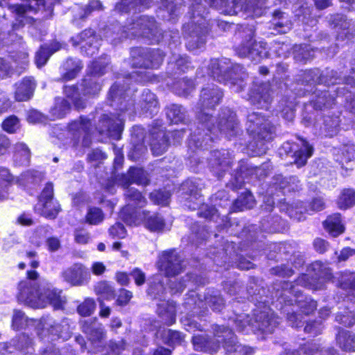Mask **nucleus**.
Returning <instances> with one entry per match:
<instances>
[{"label": "nucleus", "instance_id": "603ef678", "mask_svg": "<svg viewBox=\"0 0 355 355\" xmlns=\"http://www.w3.org/2000/svg\"><path fill=\"white\" fill-rule=\"evenodd\" d=\"M295 103L287 98H283L279 103L278 109L282 116L288 121H292L294 118Z\"/></svg>", "mask_w": 355, "mask_h": 355}, {"label": "nucleus", "instance_id": "f8f14e48", "mask_svg": "<svg viewBox=\"0 0 355 355\" xmlns=\"http://www.w3.org/2000/svg\"><path fill=\"white\" fill-rule=\"evenodd\" d=\"M61 276L64 281L72 286H83L91 279L88 268L81 263H76L64 270Z\"/></svg>", "mask_w": 355, "mask_h": 355}, {"label": "nucleus", "instance_id": "6e6d98bb", "mask_svg": "<svg viewBox=\"0 0 355 355\" xmlns=\"http://www.w3.org/2000/svg\"><path fill=\"white\" fill-rule=\"evenodd\" d=\"M279 187L284 191V192L286 191L290 192L298 191L301 187V184H300V180L297 177L292 176L288 178H284V180L280 182Z\"/></svg>", "mask_w": 355, "mask_h": 355}, {"label": "nucleus", "instance_id": "49530a36", "mask_svg": "<svg viewBox=\"0 0 355 355\" xmlns=\"http://www.w3.org/2000/svg\"><path fill=\"white\" fill-rule=\"evenodd\" d=\"M166 116L171 123H178L184 119L185 110L181 105L173 104L168 107Z\"/></svg>", "mask_w": 355, "mask_h": 355}, {"label": "nucleus", "instance_id": "412c9836", "mask_svg": "<svg viewBox=\"0 0 355 355\" xmlns=\"http://www.w3.org/2000/svg\"><path fill=\"white\" fill-rule=\"evenodd\" d=\"M330 22L334 28H338V37L349 39L355 32L354 24L351 20H347L343 15L336 14L330 18Z\"/></svg>", "mask_w": 355, "mask_h": 355}, {"label": "nucleus", "instance_id": "13d9d810", "mask_svg": "<svg viewBox=\"0 0 355 355\" xmlns=\"http://www.w3.org/2000/svg\"><path fill=\"white\" fill-rule=\"evenodd\" d=\"M104 218L102 211L96 207L89 209L86 219L87 223L91 225H97L103 221Z\"/></svg>", "mask_w": 355, "mask_h": 355}, {"label": "nucleus", "instance_id": "473e14b6", "mask_svg": "<svg viewBox=\"0 0 355 355\" xmlns=\"http://www.w3.org/2000/svg\"><path fill=\"white\" fill-rule=\"evenodd\" d=\"M63 69L66 71L60 78L62 81L71 80L75 78L83 68V64L79 60L67 59L63 64Z\"/></svg>", "mask_w": 355, "mask_h": 355}, {"label": "nucleus", "instance_id": "a878e982", "mask_svg": "<svg viewBox=\"0 0 355 355\" xmlns=\"http://www.w3.org/2000/svg\"><path fill=\"white\" fill-rule=\"evenodd\" d=\"M91 121L87 119L80 117L78 120L72 122L69 128L72 131L78 132L83 135L82 144L85 147H89L92 144L90 135Z\"/></svg>", "mask_w": 355, "mask_h": 355}, {"label": "nucleus", "instance_id": "c9c22d12", "mask_svg": "<svg viewBox=\"0 0 355 355\" xmlns=\"http://www.w3.org/2000/svg\"><path fill=\"white\" fill-rule=\"evenodd\" d=\"M64 93L66 97L73 103L76 108L82 109L85 107V101L77 86H65L64 87Z\"/></svg>", "mask_w": 355, "mask_h": 355}, {"label": "nucleus", "instance_id": "f3484780", "mask_svg": "<svg viewBox=\"0 0 355 355\" xmlns=\"http://www.w3.org/2000/svg\"><path fill=\"white\" fill-rule=\"evenodd\" d=\"M217 327H224L223 326L216 325L214 328V338H209L205 334H196L193 336L192 343L195 350L204 352L209 354H214L218 352L220 348V343L223 338H218L215 335V330Z\"/></svg>", "mask_w": 355, "mask_h": 355}, {"label": "nucleus", "instance_id": "3c124183", "mask_svg": "<svg viewBox=\"0 0 355 355\" xmlns=\"http://www.w3.org/2000/svg\"><path fill=\"white\" fill-rule=\"evenodd\" d=\"M255 204L254 197L250 193H245L239 196L234 204V208L237 211L251 209Z\"/></svg>", "mask_w": 355, "mask_h": 355}, {"label": "nucleus", "instance_id": "0e129e2a", "mask_svg": "<svg viewBox=\"0 0 355 355\" xmlns=\"http://www.w3.org/2000/svg\"><path fill=\"white\" fill-rule=\"evenodd\" d=\"M50 56V50L45 46H41L35 55V63L37 66L41 67L44 65Z\"/></svg>", "mask_w": 355, "mask_h": 355}, {"label": "nucleus", "instance_id": "20e7f679", "mask_svg": "<svg viewBox=\"0 0 355 355\" xmlns=\"http://www.w3.org/2000/svg\"><path fill=\"white\" fill-rule=\"evenodd\" d=\"M209 75L218 82L230 84L235 92H241L245 87L244 80L248 75L243 68L234 64L227 58L212 59L208 66Z\"/></svg>", "mask_w": 355, "mask_h": 355}, {"label": "nucleus", "instance_id": "c756f323", "mask_svg": "<svg viewBox=\"0 0 355 355\" xmlns=\"http://www.w3.org/2000/svg\"><path fill=\"white\" fill-rule=\"evenodd\" d=\"M35 87V83L31 77L24 78L18 85L15 92V98L17 101H25L32 96Z\"/></svg>", "mask_w": 355, "mask_h": 355}, {"label": "nucleus", "instance_id": "f257e3e1", "mask_svg": "<svg viewBox=\"0 0 355 355\" xmlns=\"http://www.w3.org/2000/svg\"><path fill=\"white\" fill-rule=\"evenodd\" d=\"M223 96V92L217 86L211 85L204 87L200 95L196 106L197 119L201 127L198 133L191 135L189 141L190 148L196 146L198 148H207L213 138L208 135L211 132L212 116L209 111L217 106Z\"/></svg>", "mask_w": 355, "mask_h": 355}, {"label": "nucleus", "instance_id": "9d476101", "mask_svg": "<svg viewBox=\"0 0 355 355\" xmlns=\"http://www.w3.org/2000/svg\"><path fill=\"white\" fill-rule=\"evenodd\" d=\"M215 335L223 338L226 355H252L254 351L252 348L239 344L232 330L226 327H217Z\"/></svg>", "mask_w": 355, "mask_h": 355}, {"label": "nucleus", "instance_id": "774afa93", "mask_svg": "<svg viewBox=\"0 0 355 355\" xmlns=\"http://www.w3.org/2000/svg\"><path fill=\"white\" fill-rule=\"evenodd\" d=\"M340 285L345 290L355 291V272H350L343 275Z\"/></svg>", "mask_w": 355, "mask_h": 355}, {"label": "nucleus", "instance_id": "7c9ffc66", "mask_svg": "<svg viewBox=\"0 0 355 355\" xmlns=\"http://www.w3.org/2000/svg\"><path fill=\"white\" fill-rule=\"evenodd\" d=\"M35 210L44 217L53 219L59 213L60 207L55 200H51L38 202L35 206Z\"/></svg>", "mask_w": 355, "mask_h": 355}, {"label": "nucleus", "instance_id": "79ce46f5", "mask_svg": "<svg viewBox=\"0 0 355 355\" xmlns=\"http://www.w3.org/2000/svg\"><path fill=\"white\" fill-rule=\"evenodd\" d=\"M293 54L296 61L306 62L314 56V51L309 45H295L293 47Z\"/></svg>", "mask_w": 355, "mask_h": 355}, {"label": "nucleus", "instance_id": "ea45409f", "mask_svg": "<svg viewBox=\"0 0 355 355\" xmlns=\"http://www.w3.org/2000/svg\"><path fill=\"white\" fill-rule=\"evenodd\" d=\"M29 1L28 6H24V5H18L16 4L13 6V8L15 9V11L19 14L21 15L24 14L27 11L28 9H38L40 10V7L42 6L44 8L46 7V3H49V6H48V9L50 10V12H52V1L51 0H28Z\"/></svg>", "mask_w": 355, "mask_h": 355}, {"label": "nucleus", "instance_id": "338daca9", "mask_svg": "<svg viewBox=\"0 0 355 355\" xmlns=\"http://www.w3.org/2000/svg\"><path fill=\"white\" fill-rule=\"evenodd\" d=\"M137 0H121L116 3L115 10L119 12H128L137 7Z\"/></svg>", "mask_w": 355, "mask_h": 355}, {"label": "nucleus", "instance_id": "09e8293b", "mask_svg": "<svg viewBox=\"0 0 355 355\" xmlns=\"http://www.w3.org/2000/svg\"><path fill=\"white\" fill-rule=\"evenodd\" d=\"M355 205V192L352 189H344L338 200L340 209H346Z\"/></svg>", "mask_w": 355, "mask_h": 355}, {"label": "nucleus", "instance_id": "052dcab7", "mask_svg": "<svg viewBox=\"0 0 355 355\" xmlns=\"http://www.w3.org/2000/svg\"><path fill=\"white\" fill-rule=\"evenodd\" d=\"M334 98L328 94L324 93L322 96H319L314 102L313 107L316 110H322L323 108L331 107L334 103Z\"/></svg>", "mask_w": 355, "mask_h": 355}, {"label": "nucleus", "instance_id": "b1692460", "mask_svg": "<svg viewBox=\"0 0 355 355\" xmlns=\"http://www.w3.org/2000/svg\"><path fill=\"white\" fill-rule=\"evenodd\" d=\"M82 329L92 342H101L105 338V331L101 324H97L95 320H86L82 322Z\"/></svg>", "mask_w": 355, "mask_h": 355}, {"label": "nucleus", "instance_id": "f03ea898", "mask_svg": "<svg viewBox=\"0 0 355 355\" xmlns=\"http://www.w3.org/2000/svg\"><path fill=\"white\" fill-rule=\"evenodd\" d=\"M28 279L19 284V297L28 306L35 309H42L48 304L54 309L62 307L63 301L60 293H58L51 286L45 284L44 281L40 284L34 281L37 279L39 274L35 270L27 272Z\"/></svg>", "mask_w": 355, "mask_h": 355}, {"label": "nucleus", "instance_id": "4d7b16f0", "mask_svg": "<svg viewBox=\"0 0 355 355\" xmlns=\"http://www.w3.org/2000/svg\"><path fill=\"white\" fill-rule=\"evenodd\" d=\"M171 193L167 191H155L150 194V200L155 204L161 205H167Z\"/></svg>", "mask_w": 355, "mask_h": 355}, {"label": "nucleus", "instance_id": "69168bd1", "mask_svg": "<svg viewBox=\"0 0 355 355\" xmlns=\"http://www.w3.org/2000/svg\"><path fill=\"white\" fill-rule=\"evenodd\" d=\"M198 215L200 217L211 220L217 216V210L213 206L203 204L200 207Z\"/></svg>", "mask_w": 355, "mask_h": 355}, {"label": "nucleus", "instance_id": "2f4dec72", "mask_svg": "<svg viewBox=\"0 0 355 355\" xmlns=\"http://www.w3.org/2000/svg\"><path fill=\"white\" fill-rule=\"evenodd\" d=\"M187 47L193 51L202 47L205 43V32L199 26L196 27L191 33L187 37Z\"/></svg>", "mask_w": 355, "mask_h": 355}, {"label": "nucleus", "instance_id": "7ed1b4c3", "mask_svg": "<svg viewBox=\"0 0 355 355\" xmlns=\"http://www.w3.org/2000/svg\"><path fill=\"white\" fill-rule=\"evenodd\" d=\"M128 37H142L148 40L151 44H157L162 39L163 35L158 29L155 19L148 16L132 19L127 27L114 26L105 33V37L114 44Z\"/></svg>", "mask_w": 355, "mask_h": 355}, {"label": "nucleus", "instance_id": "aec40b11", "mask_svg": "<svg viewBox=\"0 0 355 355\" xmlns=\"http://www.w3.org/2000/svg\"><path fill=\"white\" fill-rule=\"evenodd\" d=\"M263 0H232V6L227 9L229 15H238L240 12L248 13V16L259 15Z\"/></svg>", "mask_w": 355, "mask_h": 355}, {"label": "nucleus", "instance_id": "4468645a", "mask_svg": "<svg viewBox=\"0 0 355 355\" xmlns=\"http://www.w3.org/2000/svg\"><path fill=\"white\" fill-rule=\"evenodd\" d=\"M125 196L128 205L121 209L120 216L128 225H136L137 223L136 217L139 215V212L130 213V206L136 205L139 207H143L146 204V200L139 191L134 188L128 189L125 191Z\"/></svg>", "mask_w": 355, "mask_h": 355}, {"label": "nucleus", "instance_id": "39448f33", "mask_svg": "<svg viewBox=\"0 0 355 355\" xmlns=\"http://www.w3.org/2000/svg\"><path fill=\"white\" fill-rule=\"evenodd\" d=\"M247 131L250 135H254L255 139L250 144V148L253 151L254 156H260L266 153L267 148L263 143L272 139L275 128L261 113L252 112L247 118Z\"/></svg>", "mask_w": 355, "mask_h": 355}, {"label": "nucleus", "instance_id": "ddd939ff", "mask_svg": "<svg viewBox=\"0 0 355 355\" xmlns=\"http://www.w3.org/2000/svg\"><path fill=\"white\" fill-rule=\"evenodd\" d=\"M182 259L174 250L163 252L157 263L159 270L166 277H173L180 274L183 270Z\"/></svg>", "mask_w": 355, "mask_h": 355}, {"label": "nucleus", "instance_id": "bb28decb", "mask_svg": "<svg viewBox=\"0 0 355 355\" xmlns=\"http://www.w3.org/2000/svg\"><path fill=\"white\" fill-rule=\"evenodd\" d=\"M304 74L307 76L304 81L306 83H310L311 81L318 83H324L325 85H334L338 83V81L340 80L338 77H337V72L334 71H327L325 73L321 74L317 79H315V76L318 75V71H313L311 70L307 71L304 72Z\"/></svg>", "mask_w": 355, "mask_h": 355}, {"label": "nucleus", "instance_id": "58836bf2", "mask_svg": "<svg viewBox=\"0 0 355 355\" xmlns=\"http://www.w3.org/2000/svg\"><path fill=\"white\" fill-rule=\"evenodd\" d=\"M70 104L64 98L57 97L55 104L51 107L50 113L53 119L64 117L70 110Z\"/></svg>", "mask_w": 355, "mask_h": 355}, {"label": "nucleus", "instance_id": "2eb2a0df", "mask_svg": "<svg viewBox=\"0 0 355 355\" xmlns=\"http://www.w3.org/2000/svg\"><path fill=\"white\" fill-rule=\"evenodd\" d=\"M217 129L229 139L239 135L241 128L236 114L229 108L223 109L219 115Z\"/></svg>", "mask_w": 355, "mask_h": 355}, {"label": "nucleus", "instance_id": "a18cd8bd", "mask_svg": "<svg viewBox=\"0 0 355 355\" xmlns=\"http://www.w3.org/2000/svg\"><path fill=\"white\" fill-rule=\"evenodd\" d=\"M158 313L163 317L167 324H171L175 321V310L173 303L166 302L159 305Z\"/></svg>", "mask_w": 355, "mask_h": 355}, {"label": "nucleus", "instance_id": "5701e85b", "mask_svg": "<svg viewBox=\"0 0 355 355\" xmlns=\"http://www.w3.org/2000/svg\"><path fill=\"white\" fill-rule=\"evenodd\" d=\"M139 216L136 217L138 225L141 221H144L145 226L150 231H161L165 226V222L162 217L157 214L153 215L150 214L149 211H143L141 213H138Z\"/></svg>", "mask_w": 355, "mask_h": 355}, {"label": "nucleus", "instance_id": "bf43d9fd", "mask_svg": "<svg viewBox=\"0 0 355 355\" xmlns=\"http://www.w3.org/2000/svg\"><path fill=\"white\" fill-rule=\"evenodd\" d=\"M96 308V302L92 298H87L78 306V312L83 316L90 315Z\"/></svg>", "mask_w": 355, "mask_h": 355}, {"label": "nucleus", "instance_id": "e433bc0d", "mask_svg": "<svg viewBox=\"0 0 355 355\" xmlns=\"http://www.w3.org/2000/svg\"><path fill=\"white\" fill-rule=\"evenodd\" d=\"M101 89V85L97 78L87 75L82 84V94L83 96H93L98 94Z\"/></svg>", "mask_w": 355, "mask_h": 355}, {"label": "nucleus", "instance_id": "8fccbe9b", "mask_svg": "<svg viewBox=\"0 0 355 355\" xmlns=\"http://www.w3.org/2000/svg\"><path fill=\"white\" fill-rule=\"evenodd\" d=\"M310 268L315 272L316 277L324 280H329L332 277L331 270L327 264L320 261L311 263Z\"/></svg>", "mask_w": 355, "mask_h": 355}, {"label": "nucleus", "instance_id": "0eeeda50", "mask_svg": "<svg viewBox=\"0 0 355 355\" xmlns=\"http://www.w3.org/2000/svg\"><path fill=\"white\" fill-rule=\"evenodd\" d=\"M282 288V293L280 294L279 297L288 304H296L304 315H309L316 309V302L310 297L304 296L295 287L293 282H284Z\"/></svg>", "mask_w": 355, "mask_h": 355}, {"label": "nucleus", "instance_id": "393cba45", "mask_svg": "<svg viewBox=\"0 0 355 355\" xmlns=\"http://www.w3.org/2000/svg\"><path fill=\"white\" fill-rule=\"evenodd\" d=\"M119 181L125 187L132 183L146 185L148 184L149 180L144 170L137 168H130L127 175L122 174L120 176Z\"/></svg>", "mask_w": 355, "mask_h": 355}, {"label": "nucleus", "instance_id": "e2e57ef3", "mask_svg": "<svg viewBox=\"0 0 355 355\" xmlns=\"http://www.w3.org/2000/svg\"><path fill=\"white\" fill-rule=\"evenodd\" d=\"M15 158L18 160V157L20 155V153H24V159L21 161V165H27L29 163L31 157V152L26 145L24 143H17L15 146Z\"/></svg>", "mask_w": 355, "mask_h": 355}, {"label": "nucleus", "instance_id": "4c0bfd02", "mask_svg": "<svg viewBox=\"0 0 355 355\" xmlns=\"http://www.w3.org/2000/svg\"><path fill=\"white\" fill-rule=\"evenodd\" d=\"M272 24L278 33H286L291 28V21L284 17V13L280 10L274 12Z\"/></svg>", "mask_w": 355, "mask_h": 355}, {"label": "nucleus", "instance_id": "72a5a7b5", "mask_svg": "<svg viewBox=\"0 0 355 355\" xmlns=\"http://www.w3.org/2000/svg\"><path fill=\"white\" fill-rule=\"evenodd\" d=\"M95 294L98 299L101 300H111L115 297V290L114 287L107 281H100L96 284L94 287Z\"/></svg>", "mask_w": 355, "mask_h": 355}, {"label": "nucleus", "instance_id": "6e6552de", "mask_svg": "<svg viewBox=\"0 0 355 355\" xmlns=\"http://www.w3.org/2000/svg\"><path fill=\"white\" fill-rule=\"evenodd\" d=\"M164 56L159 49L135 47L130 51L131 64L135 68H157L162 62Z\"/></svg>", "mask_w": 355, "mask_h": 355}, {"label": "nucleus", "instance_id": "a19ab883", "mask_svg": "<svg viewBox=\"0 0 355 355\" xmlns=\"http://www.w3.org/2000/svg\"><path fill=\"white\" fill-rule=\"evenodd\" d=\"M337 341L340 347L344 350H354L355 347V336L348 331H339Z\"/></svg>", "mask_w": 355, "mask_h": 355}, {"label": "nucleus", "instance_id": "423d86ee", "mask_svg": "<svg viewBox=\"0 0 355 355\" xmlns=\"http://www.w3.org/2000/svg\"><path fill=\"white\" fill-rule=\"evenodd\" d=\"M248 318V315L243 313L232 319L238 331H243L247 327H250L254 333L271 334L279 324L277 318L268 308L255 312L253 320L250 321Z\"/></svg>", "mask_w": 355, "mask_h": 355}, {"label": "nucleus", "instance_id": "1a4fd4ad", "mask_svg": "<svg viewBox=\"0 0 355 355\" xmlns=\"http://www.w3.org/2000/svg\"><path fill=\"white\" fill-rule=\"evenodd\" d=\"M266 44L263 42H257L254 40V33L249 31L243 41L236 47L237 54L242 58H249L256 62L268 56Z\"/></svg>", "mask_w": 355, "mask_h": 355}, {"label": "nucleus", "instance_id": "cd10ccee", "mask_svg": "<svg viewBox=\"0 0 355 355\" xmlns=\"http://www.w3.org/2000/svg\"><path fill=\"white\" fill-rule=\"evenodd\" d=\"M45 326L46 331L51 335L52 340L55 338L67 340L71 336L69 326L67 321L63 320L61 323L49 322L45 324Z\"/></svg>", "mask_w": 355, "mask_h": 355}, {"label": "nucleus", "instance_id": "c85d7f7f", "mask_svg": "<svg viewBox=\"0 0 355 355\" xmlns=\"http://www.w3.org/2000/svg\"><path fill=\"white\" fill-rule=\"evenodd\" d=\"M168 140L166 134L163 130L152 133L150 142L151 150L155 155H161L166 151L168 147Z\"/></svg>", "mask_w": 355, "mask_h": 355}, {"label": "nucleus", "instance_id": "a211bd4d", "mask_svg": "<svg viewBox=\"0 0 355 355\" xmlns=\"http://www.w3.org/2000/svg\"><path fill=\"white\" fill-rule=\"evenodd\" d=\"M97 129L101 134H105L114 139H119L123 129V120L103 115L99 120Z\"/></svg>", "mask_w": 355, "mask_h": 355}, {"label": "nucleus", "instance_id": "f704fd0d", "mask_svg": "<svg viewBox=\"0 0 355 355\" xmlns=\"http://www.w3.org/2000/svg\"><path fill=\"white\" fill-rule=\"evenodd\" d=\"M340 214L329 216L324 223V227L333 236H337L344 232V226L341 223Z\"/></svg>", "mask_w": 355, "mask_h": 355}, {"label": "nucleus", "instance_id": "864d4df0", "mask_svg": "<svg viewBox=\"0 0 355 355\" xmlns=\"http://www.w3.org/2000/svg\"><path fill=\"white\" fill-rule=\"evenodd\" d=\"M107 65V62L105 60L94 61L89 67L87 75L96 78L105 73Z\"/></svg>", "mask_w": 355, "mask_h": 355}, {"label": "nucleus", "instance_id": "c03bdc74", "mask_svg": "<svg viewBox=\"0 0 355 355\" xmlns=\"http://www.w3.org/2000/svg\"><path fill=\"white\" fill-rule=\"evenodd\" d=\"M194 89V84L192 80L182 78L173 83V89L179 96H187Z\"/></svg>", "mask_w": 355, "mask_h": 355}, {"label": "nucleus", "instance_id": "de8ad7c7", "mask_svg": "<svg viewBox=\"0 0 355 355\" xmlns=\"http://www.w3.org/2000/svg\"><path fill=\"white\" fill-rule=\"evenodd\" d=\"M162 338L163 342L169 346L180 345L184 340L183 336L179 331L171 329L164 330L162 333Z\"/></svg>", "mask_w": 355, "mask_h": 355}, {"label": "nucleus", "instance_id": "9b49d317", "mask_svg": "<svg viewBox=\"0 0 355 355\" xmlns=\"http://www.w3.org/2000/svg\"><path fill=\"white\" fill-rule=\"evenodd\" d=\"M73 46H80L82 53L88 56H93L98 51L100 46V40L95 31L91 28H87L71 38Z\"/></svg>", "mask_w": 355, "mask_h": 355}, {"label": "nucleus", "instance_id": "37998d69", "mask_svg": "<svg viewBox=\"0 0 355 355\" xmlns=\"http://www.w3.org/2000/svg\"><path fill=\"white\" fill-rule=\"evenodd\" d=\"M302 148L295 153V162L298 167L305 165L307 159L310 157L313 153V147L310 146L306 141L302 140Z\"/></svg>", "mask_w": 355, "mask_h": 355}, {"label": "nucleus", "instance_id": "4be33fe9", "mask_svg": "<svg viewBox=\"0 0 355 355\" xmlns=\"http://www.w3.org/2000/svg\"><path fill=\"white\" fill-rule=\"evenodd\" d=\"M137 105L142 112L150 114L157 113L159 109V102L156 95L148 89L143 91Z\"/></svg>", "mask_w": 355, "mask_h": 355}, {"label": "nucleus", "instance_id": "6ab92c4d", "mask_svg": "<svg viewBox=\"0 0 355 355\" xmlns=\"http://www.w3.org/2000/svg\"><path fill=\"white\" fill-rule=\"evenodd\" d=\"M208 160L210 167L218 178L223 176V172L228 169L232 163L231 155L225 150L211 152Z\"/></svg>", "mask_w": 355, "mask_h": 355}, {"label": "nucleus", "instance_id": "dca6fc26", "mask_svg": "<svg viewBox=\"0 0 355 355\" xmlns=\"http://www.w3.org/2000/svg\"><path fill=\"white\" fill-rule=\"evenodd\" d=\"M249 100L257 107L268 109L272 101L270 86L268 83H255L249 94Z\"/></svg>", "mask_w": 355, "mask_h": 355}, {"label": "nucleus", "instance_id": "680f3d73", "mask_svg": "<svg viewBox=\"0 0 355 355\" xmlns=\"http://www.w3.org/2000/svg\"><path fill=\"white\" fill-rule=\"evenodd\" d=\"M3 130L9 133H13L19 128V121L17 116H10L8 117L2 123Z\"/></svg>", "mask_w": 355, "mask_h": 355}, {"label": "nucleus", "instance_id": "5fc2aeb1", "mask_svg": "<svg viewBox=\"0 0 355 355\" xmlns=\"http://www.w3.org/2000/svg\"><path fill=\"white\" fill-rule=\"evenodd\" d=\"M205 302L213 311H220L224 307V300L219 294L207 295L205 297Z\"/></svg>", "mask_w": 355, "mask_h": 355}]
</instances>
